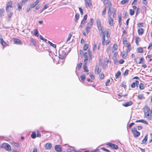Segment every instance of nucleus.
I'll list each match as a JSON object with an SVG mask.
<instances>
[{
    "mask_svg": "<svg viewBox=\"0 0 152 152\" xmlns=\"http://www.w3.org/2000/svg\"><path fill=\"white\" fill-rule=\"evenodd\" d=\"M27 1V0H22L21 5H23L25 4V2Z\"/></svg>",
    "mask_w": 152,
    "mask_h": 152,
    "instance_id": "nucleus-51",
    "label": "nucleus"
},
{
    "mask_svg": "<svg viewBox=\"0 0 152 152\" xmlns=\"http://www.w3.org/2000/svg\"><path fill=\"white\" fill-rule=\"evenodd\" d=\"M107 5V6L109 8H111V4L110 2H108L107 3L105 4Z\"/></svg>",
    "mask_w": 152,
    "mask_h": 152,
    "instance_id": "nucleus-36",
    "label": "nucleus"
},
{
    "mask_svg": "<svg viewBox=\"0 0 152 152\" xmlns=\"http://www.w3.org/2000/svg\"><path fill=\"white\" fill-rule=\"evenodd\" d=\"M137 51L138 53H142L143 49L142 48H137Z\"/></svg>",
    "mask_w": 152,
    "mask_h": 152,
    "instance_id": "nucleus-26",
    "label": "nucleus"
},
{
    "mask_svg": "<svg viewBox=\"0 0 152 152\" xmlns=\"http://www.w3.org/2000/svg\"><path fill=\"white\" fill-rule=\"evenodd\" d=\"M97 26H98V27L99 30V31L102 30V27L101 26L100 23H99V25H98Z\"/></svg>",
    "mask_w": 152,
    "mask_h": 152,
    "instance_id": "nucleus-53",
    "label": "nucleus"
},
{
    "mask_svg": "<svg viewBox=\"0 0 152 152\" xmlns=\"http://www.w3.org/2000/svg\"><path fill=\"white\" fill-rule=\"evenodd\" d=\"M140 12V8H138L137 9V10L136 13V16L137 15H138Z\"/></svg>",
    "mask_w": 152,
    "mask_h": 152,
    "instance_id": "nucleus-59",
    "label": "nucleus"
},
{
    "mask_svg": "<svg viewBox=\"0 0 152 152\" xmlns=\"http://www.w3.org/2000/svg\"><path fill=\"white\" fill-rule=\"evenodd\" d=\"M108 22L110 26H112L113 25V20L111 16H108Z\"/></svg>",
    "mask_w": 152,
    "mask_h": 152,
    "instance_id": "nucleus-12",
    "label": "nucleus"
},
{
    "mask_svg": "<svg viewBox=\"0 0 152 152\" xmlns=\"http://www.w3.org/2000/svg\"><path fill=\"white\" fill-rule=\"evenodd\" d=\"M34 35L35 36L38 37L39 35L38 33V31L37 29H36L34 31Z\"/></svg>",
    "mask_w": 152,
    "mask_h": 152,
    "instance_id": "nucleus-22",
    "label": "nucleus"
},
{
    "mask_svg": "<svg viewBox=\"0 0 152 152\" xmlns=\"http://www.w3.org/2000/svg\"><path fill=\"white\" fill-rule=\"evenodd\" d=\"M14 43L15 44H22V43L21 41L19 39L15 38H13Z\"/></svg>",
    "mask_w": 152,
    "mask_h": 152,
    "instance_id": "nucleus-7",
    "label": "nucleus"
},
{
    "mask_svg": "<svg viewBox=\"0 0 152 152\" xmlns=\"http://www.w3.org/2000/svg\"><path fill=\"white\" fill-rule=\"evenodd\" d=\"M144 84L142 83L140 84L139 86V88L141 90H142L144 88Z\"/></svg>",
    "mask_w": 152,
    "mask_h": 152,
    "instance_id": "nucleus-23",
    "label": "nucleus"
},
{
    "mask_svg": "<svg viewBox=\"0 0 152 152\" xmlns=\"http://www.w3.org/2000/svg\"><path fill=\"white\" fill-rule=\"evenodd\" d=\"M1 40V45L4 46H6L7 44L3 40V39L1 38H0Z\"/></svg>",
    "mask_w": 152,
    "mask_h": 152,
    "instance_id": "nucleus-17",
    "label": "nucleus"
},
{
    "mask_svg": "<svg viewBox=\"0 0 152 152\" xmlns=\"http://www.w3.org/2000/svg\"><path fill=\"white\" fill-rule=\"evenodd\" d=\"M4 144L6 146L5 147L6 149L8 151H10L11 150V148L10 146L6 143H5Z\"/></svg>",
    "mask_w": 152,
    "mask_h": 152,
    "instance_id": "nucleus-13",
    "label": "nucleus"
},
{
    "mask_svg": "<svg viewBox=\"0 0 152 152\" xmlns=\"http://www.w3.org/2000/svg\"><path fill=\"white\" fill-rule=\"evenodd\" d=\"M12 2L11 1H10L6 4V10L7 12L9 11L11 8H12Z\"/></svg>",
    "mask_w": 152,
    "mask_h": 152,
    "instance_id": "nucleus-2",
    "label": "nucleus"
},
{
    "mask_svg": "<svg viewBox=\"0 0 152 152\" xmlns=\"http://www.w3.org/2000/svg\"><path fill=\"white\" fill-rule=\"evenodd\" d=\"M48 42L51 46L54 48H56V45L55 44H53L52 42L49 41H48Z\"/></svg>",
    "mask_w": 152,
    "mask_h": 152,
    "instance_id": "nucleus-33",
    "label": "nucleus"
},
{
    "mask_svg": "<svg viewBox=\"0 0 152 152\" xmlns=\"http://www.w3.org/2000/svg\"><path fill=\"white\" fill-rule=\"evenodd\" d=\"M129 70L128 69H126L125 72L123 73V75L124 76H126L129 73Z\"/></svg>",
    "mask_w": 152,
    "mask_h": 152,
    "instance_id": "nucleus-35",
    "label": "nucleus"
},
{
    "mask_svg": "<svg viewBox=\"0 0 152 152\" xmlns=\"http://www.w3.org/2000/svg\"><path fill=\"white\" fill-rule=\"evenodd\" d=\"M107 145L110 146L112 148L115 149V150L118 149V147L117 145L114 144L112 143H108L107 144Z\"/></svg>",
    "mask_w": 152,
    "mask_h": 152,
    "instance_id": "nucleus-4",
    "label": "nucleus"
},
{
    "mask_svg": "<svg viewBox=\"0 0 152 152\" xmlns=\"http://www.w3.org/2000/svg\"><path fill=\"white\" fill-rule=\"evenodd\" d=\"M106 7H107V6H105V8L104 9V10L102 12V15H105L106 13Z\"/></svg>",
    "mask_w": 152,
    "mask_h": 152,
    "instance_id": "nucleus-45",
    "label": "nucleus"
},
{
    "mask_svg": "<svg viewBox=\"0 0 152 152\" xmlns=\"http://www.w3.org/2000/svg\"><path fill=\"white\" fill-rule=\"evenodd\" d=\"M134 124V123H131L129 125V128H131Z\"/></svg>",
    "mask_w": 152,
    "mask_h": 152,
    "instance_id": "nucleus-64",
    "label": "nucleus"
},
{
    "mask_svg": "<svg viewBox=\"0 0 152 152\" xmlns=\"http://www.w3.org/2000/svg\"><path fill=\"white\" fill-rule=\"evenodd\" d=\"M150 112H148L144 113L145 115L148 119L150 120L151 119V117L150 116Z\"/></svg>",
    "mask_w": 152,
    "mask_h": 152,
    "instance_id": "nucleus-15",
    "label": "nucleus"
},
{
    "mask_svg": "<svg viewBox=\"0 0 152 152\" xmlns=\"http://www.w3.org/2000/svg\"><path fill=\"white\" fill-rule=\"evenodd\" d=\"M96 44L94 43L93 47V52H94L95 51L96 48Z\"/></svg>",
    "mask_w": 152,
    "mask_h": 152,
    "instance_id": "nucleus-30",
    "label": "nucleus"
},
{
    "mask_svg": "<svg viewBox=\"0 0 152 152\" xmlns=\"http://www.w3.org/2000/svg\"><path fill=\"white\" fill-rule=\"evenodd\" d=\"M55 150L58 152L62 151V148L59 145H57L55 146Z\"/></svg>",
    "mask_w": 152,
    "mask_h": 152,
    "instance_id": "nucleus-5",
    "label": "nucleus"
},
{
    "mask_svg": "<svg viewBox=\"0 0 152 152\" xmlns=\"http://www.w3.org/2000/svg\"><path fill=\"white\" fill-rule=\"evenodd\" d=\"M48 4H45L44 6V7H43V10H45L47 8H48Z\"/></svg>",
    "mask_w": 152,
    "mask_h": 152,
    "instance_id": "nucleus-55",
    "label": "nucleus"
},
{
    "mask_svg": "<svg viewBox=\"0 0 152 152\" xmlns=\"http://www.w3.org/2000/svg\"><path fill=\"white\" fill-rule=\"evenodd\" d=\"M105 37L104 35L103 36L102 40V45H104L105 44Z\"/></svg>",
    "mask_w": 152,
    "mask_h": 152,
    "instance_id": "nucleus-21",
    "label": "nucleus"
},
{
    "mask_svg": "<svg viewBox=\"0 0 152 152\" xmlns=\"http://www.w3.org/2000/svg\"><path fill=\"white\" fill-rule=\"evenodd\" d=\"M90 28H91L87 26L86 31V33L87 34H88L89 32L90 31Z\"/></svg>",
    "mask_w": 152,
    "mask_h": 152,
    "instance_id": "nucleus-41",
    "label": "nucleus"
},
{
    "mask_svg": "<svg viewBox=\"0 0 152 152\" xmlns=\"http://www.w3.org/2000/svg\"><path fill=\"white\" fill-rule=\"evenodd\" d=\"M83 68L85 72H88V70L87 69V67L86 65H84L83 66Z\"/></svg>",
    "mask_w": 152,
    "mask_h": 152,
    "instance_id": "nucleus-37",
    "label": "nucleus"
},
{
    "mask_svg": "<svg viewBox=\"0 0 152 152\" xmlns=\"http://www.w3.org/2000/svg\"><path fill=\"white\" fill-rule=\"evenodd\" d=\"M87 18V15H85L84 16V18L81 22V24L85 23L86 22V20Z\"/></svg>",
    "mask_w": 152,
    "mask_h": 152,
    "instance_id": "nucleus-16",
    "label": "nucleus"
},
{
    "mask_svg": "<svg viewBox=\"0 0 152 152\" xmlns=\"http://www.w3.org/2000/svg\"><path fill=\"white\" fill-rule=\"evenodd\" d=\"M82 65V63H80L79 64V65H78V66L77 67V69L78 70H79L80 69V68L81 67Z\"/></svg>",
    "mask_w": 152,
    "mask_h": 152,
    "instance_id": "nucleus-49",
    "label": "nucleus"
},
{
    "mask_svg": "<svg viewBox=\"0 0 152 152\" xmlns=\"http://www.w3.org/2000/svg\"><path fill=\"white\" fill-rule=\"evenodd\" d=\"M86 6L87 8L89 7L90 8L91 7V3L90 0H86Z\"/></svg>",
    "mask_w": 152,
    "mask_h": 152,
    "instance_id": "nucleus-6",
    "label": "nucleus"
},
{
    "mask_svg": "<svg viewBox=\"0 0 152 152\" xmlns=\"http://www.w3.org/2000/svg\"><path fill=\"white\" fill-rule=\"evenodd\" d=\"M17 6H18V10L19 11L22 8V6H20V5H19V4H17Z\"/></svg>",
    "mask_w": 152,
    "mask_h": 152,
    "instance_id": "nucleus-50",
    "label": "nucleus"
},
{
    "mask_svg": "<svg viewBox=\"0 0 152 152\" xmlns=\"http://www.w3.org/2000/svg\"><path fill=\"white\" fill-rule=\"evenodd\" d=\"M88 58L86 57V58H85V59L84 61V65H86L88 63Z\"/></svg>",
    "mask_w": 152,
    "mask_h": 152,
    "instance_id": "nucleus-39",
    "label": "nucleus"
},
{
    "mask_svg": "<svg viewBox=\"0 0 152 152\" xmlns=\"http://www.w3.org/2000/svg\"><path fill=\"white\" fill-rule=\"evenodd\" d=\"M112 12L113 14V18H116V15L115 13V11L114 9H113L112 10Z\"/></svg>",
    "mask_w": 152,
    "mask_h": 152,
    "instance_id": "nucleus-28",
    "label": "nucleus"
},
{
    "mask_svg": "<svg viewBox=\"0 0 152 152\" xmlns=\"http://www.w3.org/2000/svg\"><path fill=\"white\" fill-rule=\"evenodd\" d=\"M138 97L140 99H142L143 97V95L142 94H139L138 95Z\"/></svg>",
    "mask_w": 152,
    "mask_h": 152,
    "instance_id": "nucleus-43",
    "label": "nucleus"
},
{
    "mask_svg": "<svg viewBox=\"0 0 152 152\" xmlns=\"http://www.w3.org/2000/svg\"><path fill=\"white\" fill-rule=\"evenodd\" d=\"M108 15L109 16H111L112 15L111 8H109V9H108Z\"/></svg>",
    "mask_w": 152,
    "mask_h": 152,
    "instance_id": "nucleus-44",
    "label": "nucleus"
},
{
    "mask_svg": "<svg viewBox=\"0 0 152 152\" xmlns=\"http://www.w3.org/2000/svg\"><path fill=\"white\" fill-rule=\"evenodd\" d=\"M121 56L124 58H126L127 56L126 54L124 52L122 53L121 54Z\"/></svg>",
    "mask_w": 152,
    "mask_h": 152,
    "instance_id": "nucleus-38",
    "label": "nucleus"
},
{
    "mask_svg": "<svg viewBox=\"0 0 152 152\" xmlns=\"http://www.w3.org/2000/svg\"><path fill=\"white\" fill-rule=\"evenodd\" d=\"M4 10L3 9H0V17L4 15Z\"/></svg>",
    "mask_w": 152,
    "mask_h": 152,
    "instance_id": "nucleus-24",
    "label": "nucleus"
},
{
    "mask_svg": "<svg viewBox=\"0 0 152 152\" xmlns=\"http://www.w3.org/2000/svg\"><path fill=\"white\" fill-rule=\"evenodd\" d=\"M81 80H84L85 79V76L84 75L81 76L80 77Z\"/></svg>",
    "mask_w": 152,
    "mask_h": 152,
    "instance_id": "nucleus-60",
    "label": "nucleus"
},
{
    "mask_svg": "<svg viewBox=\"0 0 152 152\" xmlns=\"http://www.w3.org/2000/svg\"><path fill=\"white\" fill-rule=\"evenodd\" d=\"M123 43L124 44H126L127 43V41L126 38H124L123 39Z\"/></svg>",
    "mask_w": 152,
    "mask_h": 152,
    "instance_id": "nucleus-58",
    "label": "nucleus"
},
{
    "mask_svg": "<svg viewBox=\"0 0 152 152\" xmlns=\"http://www.w3.org/2000/svg\"><path fill=\"white\" fill-rule=\"evenodd\" d=\"M79 18V15L77 14L75 15V21H76Z\"/></svg>",
    "mask_w": 152,
    "mask_h": 152,
    "instance_id": "nucleus-47",
    "label": "nucleus"
},
{
    "mask_svg": "<svg viewBox=\"0 0 152 152\" xmlns=\"http://www.w3.org/2000/svg\"><path fill=\"white\" fill-rule=\"evenodd\" d=\"M89 45L88 44H86L83 47V50H86L88 48Z\"/></svg>",
    "mask_w": 152,
    "mask_h": 152,
    "instance_id": "nucleus-29",
    "label": "nucleus"
},
{
    "mask_svg": "<svg viewBox=\"0 0 152 152\" xmlns=\"http://www.w3.org/2000/svg\"><path fill=\"white\" fill-rule=\"evenodd\" d=\"M12 144L16 147H18L20 146V145L19 143L13 142L12 143Z\"/></svg>",
    "mask_w": 152,
    "mask_h": 152,
    "instance_id": "nucleus-34",
    "label": "nucleus"
},
{
    "mask_svg": "<svg viewBox=\"0 0 152 152\" xmlns=\"http://www.w3.org/2000/svg\"><path fill=\"white\" fill-rule=\"evenodd\" d=\"M144 63V60L143 58H140V61L139 62V64H143Z\"/></svg>",
    "mask_w": 152,
    "mask_h": 152,
    "instance_id": "nucleus-32",
    "label": "nucleus"
},
{
    "mask_svg": "<svg viewBox=\"0 0 152 152\" xmlns=\"http://www.w3.org/2000/svg\"><path fill=\"white\" fill-rule=\"evenodd\" d=\"M143 121H144V120H139L136 121L135 122H136V123L141 122V123H142Z\"/></svg>",
    "mask_w": 152,
    "mask_h": 152,
    "instance_id": "nucleus-54",
    "label": "nucleus"
},
{
    "mask_svg": "<svg viewBox=\"0 0 152 152\" xmlns=\"http://www.w3.org/2000/svg\"><path fill=\"white\" fill-rule=\"evenodd\" d=\"M31 7H28L26 8V12H28L31 10Z\"/></svg>",
    "mask_w": 152,
    "mask_h": 152,
    "instance_id": "nucleus-56",
    "label": "nucleus"
},
{
    "mask_svg": "<svg viewBox=\"0 0 152 152\" xmlns=\"http://www.w3.org/2000/svg\"><path fill=\"white\" fill-rule=\"evenodd\" d=\"M84 57L85 58L86 57H87L89 61L91 60L92 57V53L90 50L88 49V50L87 52H86L85 53Z\"/></svg>",
    "mask_w": 152,
    "mask_h": 152,
    "instance_id": "nucleus-1",
    "label": "nucleus"
},
{
    "mask_svg": "<svg viewBox=\"0 0 152 152\" xmlns=\"http://www.w3.org/2000/svg\"><path fill=\"white\" fill-rule=\"evenodd\" d=\"M129 12H130V14L131 15H132L134 14V11L133 10H132V9H130L129 10Z\"/></svg>",
    "mask_w": 152,
    "mask_h": 152,
    "instance_id": "nucleus-40",
    "label": "nucleus"
},
{
    "mask_svg": "<svg viewBox=\"0 0 152 152\" xmlns=\"http://www.w3.org/2000/svg\"><path fill=\"white\" fill-rule=\"evenodd\" d=\"M101 72V70L99 69V68L96 66V67L95 71V74H99Z\"/></svg>",
    "mask_w": 152,
    "mask_h": 152,
    "instance_id": "nucleus-14",
    "label": "nucleus"
},
{
    "mask_svg": "<svg viewBox=\"0 0 152 152\" xmlns=\"http://www.w3.org/2000/svg\"><path fill=\"white\" fill-rule=\"evenodd\" d=\"M148 138V137L147 136V135H146L145 136V137L144 138L143 140L142 141V143H145L146 142V141L147 140Z\"/></svg>",
    "mask_w": 152,
    "mask_h": 152,
    "instance_id": "nucleus-31",
    "label": "nucleus"
},
{
    "mask_svg": "<svg viewBox=\"0 0 152 152\" xmlns=\"http://www.w3.org/2000/svg\"><path fill=\"white\" fill-rule=\"evenodd\" d=\"M132 130L133 132V134L134 137H137L140 135V133L137 131L136 128H132Z\"/></svg>",
    "mask_w": 152,
    "mask_h": 152,
    "instance_id": "nucleus-3",
    "label": "nucleus"
},
{
    "mask_svg": "<svg viewBox=\"0 0 152 152\" xmlns=\"http://www.w3.org/2000/svg\"><path fill=\"white\" fill-rule=\"evenodd\" d=\"M135 86V83L134 82L132 83V84L131 85V87L132 88H134Z\"/></svg>",
    "mask_w": 152,
    "mask_h": 152,
    "instance_id": "nucleus-61",
    "label": "nucleus"
},
{
    "mask_svg": "<svg viewBox=\"0 0 152 152\" xmlns=\"http://www.w3.org/2000/svg\"><path fill=\"white\" fill-rule=\"evenodd\" d=\"M124 61L123 59H121L119 60V63L120 64H122L124 63Z\"/></svg>",
    "mask_w": 152,
    "mask_h": 152,
    "instance_id": "nucleus-63",
    "label": "nucleus"
},
{
    "mask_svg": "<svg viewBox=\"0 0 152 152\" xmlns=\"http://www.w3.org/2000/svg\"><path fill=\"white\" fill-rule=\"evenodd\" d=\"M133 104L132 102L131 101L126 102L123 104L122 105L126 107L130 106L132 105Z\"/></svg>",
    "mask_w": 152,
    "mask_h": 152,
    "instance_id": "nucleus-8",
    "label": "nucleus"
},
{
    "mask_svg": "<svg viewBox=\"0 0 152 152\" xmlns=\"http://www.w3.org/2000/svg\"><path fill=\"white\" fill-rule=\"evenodd\" d=\"M104 77V74L103 73H102L101 75L100 76V78L102 79H103Z\"/></svg>",
    "mask_w": 152,
    "mask_h": 152,
    "instance_id": "nucleus-62",
    "label": "nucleus"
},
{
    "mask_svg": "<svg viewBox=\"0 0 152 152\" xmlns=\"http://www.w3.org/2000/svg\"><path fill=\"white\" fill-rule=\"evenodd\" d=\"M52 147V145L51 143H48L45 145V147L46 149L49 150Z\"/></svg>",
    "mask_w": 152,
    "mask_h": 152,
    "instance_id": "nucleus-9",
    "label": "nucleus"
},
{
    "mask_svg": "<svg viewBox=\"0 0 152 152\" xmlns=\"http://www.w3.org/2000/svg\"><path fill=\"white\" fill-rule=\"evenodd\" d=\"M138 31L139 35H142L144 33V29L142 28H140L138 29Z\"/></svg>",
    "mask_w": 152,
    "mask_h": 152,
    "instance_id": "nucleus-10",
    "label": "nucleus"
},
{
    "mask_svg": "<svg viewBox=\"0 0 152 152\" xmlns=\"http://www.w3.org/2000/svg\"><path fill=\"white\" fill-rule=\"evenodd\" d=\"M31 137L32 138L34 139L36 137V135L34 132H33L31 135Z\"/></svg>",
    "mask_w": 152,
    "mask_h": 152,
    "instance_id": "nucleus-42",
    "label": "nucleus"
},
{
    "mask_svg": "<svg viewBox=\"0 0 152 152\" xmlns=\"http://www.w3.org/2000/svg\"><path fill=\"white\" fill-rule=\"evenodd\" d=\"M129 1V0H123L121 2V4H125L128 3Z\"/></svg>",
    "mask_w": 152,
    "mask_h": 152,
    "instance_id": "nucleus-25",
    "label": "nucleus"
},
{
    "mask_svg": "<svg viewBox=\"0 0 152 152\" xmlns=\"http://www.w3.org/2000/svg\"><path fill=\"white\" fill-rule=\"evenodd\" d=\"M72 36V35L71 34H69L68 37L67 39V41H68L70 40Z\"/></svg>",
    "mask_w": 152,
    "mask_h": 152,
    "instance_id": "nucleus-52",
    "label": "nucleus"
},
{
    "mask_svg": "<svg viewBox=\"0 0 152 152\" xmlns=\"http://www.w3.org/2000/svg\"><path fill=\"white\" fill-rule=\"evenodd\" d=\"M118 48V46L117 44H115L113 46V48L112 49L113 51H114L116 50Z\"/></svg>",
    "mask_w": 152,
    "mask_h": 152,
    "instance_id": "nucleus-20",
    "label": "nucleus"
},
{
    "mask_svg": "<svg viewBox=\"0 0 152 152\" xmlns=\"http://www.w3.org/2000/svg\"><path fill=\"white\" fill-rule=\"evenodd\" d=\"M143 110L144 113L148 112H150V108L147 106H145L143 108Z\"/></svg>",
    "mask_w": 152,
    "mask_h": 152,
    "instance_id": "nucleus-11",
    "label": "nucleus"
},
{
    "mask_svg": "<svg viewBox=\"0 0 152 152\" xmlns=\"http://www.w3.org/2000/svg\"><path fill=\"white\" fill-rule=\"evenodd\" d=\"M110 33V30L109 29H107L106 30V37H110L109 34Z\"/></svg>",
    "mask_w": 152,
    "mask_h": 152,
    "instance_id": "nucleus-19",
    "label": "nucleus"
},
{
    "mask_svg": "<svg viewBox=\"0 0 152 152\" xmlns=\"http://www.w3.org/2000/svg\"><path fill=\"white\" fill-rule=\"evenodd\" d=\"M121 75V72L118 71L115 74V78H117Z\"/></svg>",
    "mask_w": 152,
    "mask_h": 152,
    "instance_id": "nucleus-27",
    "label": "nucleus"
},
{
    "mask_svg": "<svg viewBox=\"0 0 152 152\" xmlns=\"http://www.w3.org/2000/svg\"><path fill=\"white\" fill-rule=\"evenodd\" d=\"M121 85L122 86L125 88L126 87V82H123L122 83Z\"/></svg>",
    "mask_w": 152,
    "mask_h": 152,
    "instance_id": "nucleus-48",
    "label": "nucleus"
},
{
    "mask_svg": "<svg viewBox=\"0 0 152 152\" xmlns=\"http://www.w3.org/2000/svg\"><path fill=\"white\" fill-rule=\"evenodd\" d=\"M39 38H40V39L41 40H43L44 41H47V39H45L42 36V35H40L39 36Z\"/></svg>",
    "mask_w": 152,
    "mask_h": 152,
    "instance_id": "nucleus-46",
    "label": "nucleus"
},
{
    "mask_svg": "<svg viewBox=\"0 0 152 152\" xmlns=\"http://www.w3.org/2000/svg\"><path fill=\"white\" fill-rule=\"evenodd\" d=\"M79 10L80 12V14L81 15H82L83 14V10L80 8H79Z\"/></svg>",
    "mask_w": 152,
    "mask_h": 152,
    "instance_id": "nucleus-57",
    "label": "nucleus"
},
{
    "mask_svg": "<svg viewBox=\"0 0 152 152\" xmlns=\"http://www.w3.org/2000/svg\"><path fill=\"white\" fill-rule=\"evenodd\" d=\"M135 42L138 45L139 42L140 41V39L139 37H137L135 38Z\"/></svg>",
    "mask_w": 152,
    "mask_h": 152,
    "instance_id": "nucleus-18",
    "label": "nucleus"
}]
</instances>
